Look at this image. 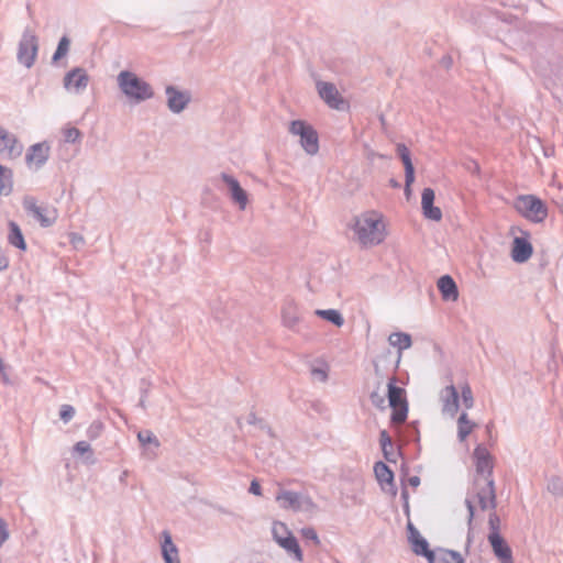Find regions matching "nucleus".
Returning a JSON list of instances; mask_svg holds the SVG:
<instances>
[{"label":"nucleus","instance_id":"nucleus-1","mask_svg":"<svg viewBox=\"0 0 563 563\" xmlns=\"http://www.w3.org/2000/svg\"><path fill=\"white\" fill-rule=\"evenodd\" d=\"M120 91L132 102L141 103L154 97L152 86L130 70H122L117 76Z\"/></svg>","mask_w":563,"mask_h":563},{"label":"nucleus","instance_id":"nucleus-2","mask_svg":"<svg viewBox=\"0 0 563 563\" xmlns=\"http://www.w3.org/2000/svg\"><path fill=\"white\" fill-rule=\"evenodd\" d=\"M358 242L364 245H377L384 240V225L377 218L369 216H362L355 218V222L352 227Z\"/></svg>","mask_w":563,"mask_h":563},{"label":"nucleus","instance_id":"nucleus-3","mask_svg":"<svg viewBox=\"0 0 563 563\" xmlns=\"http://www.w3.org/2000/svg\"><path fill=\"white\" fill-rule=\"evenodd\" d=\"M515 209L533 223H542L548 217L547 205L534 195H520L516 198Z\"/></svg>","mask_w":563,"mask_h":563},{"label":"nucleus","instance_id":"nucleus-4","mask_svg":"<svg viewBox=\"0 0 563 563\" xmlns=\"http://www.w3.org/2000/svg\"><path fill=\"white\" fill-rule=\"evenodd\" d=\"M387 397L391 408L390 422L395 426L405 422L408 416L406 390L396 386L395 377H391L387 384Z\"/></svg>","mask_w":563,"mask_h":563},{"label":"nucleus","instance_id":"nucleus-5","mask_svg":"<svg viewBox=\"0 0 563 563\" xmlns=\"http://www.w3.org/2000/svg\"><path fill=\"white\" fill-rule=\"evenodd\" d=\"M272 534L273 539L280 548L286 550L288 553L294 554L297 561H302V551L299 547L298 540L284 522L274 521Z\"/></svg>","mask_w":563,"mask_h":563},{"label":"nucleus","instance_id":"nucleus-6","mask_svg":"<svg viewBox=\"0 0 563 563\" xmlns=\"http://www.w3.org/2000/svg\"><path fill=\"white\" fill-rule=\"evenodd\" d=\"M22 205L25 212L40 222L42 228H49L57 220V210L55 208L37 206V200L33 196H25Z\"/></svg>","mask_w":563,"mask_h":563},{"label":"nucleus","instance_id":"nucleus-7","mask_svg":"<svg viewBox=\"0 0 563 563\" xmlns=\"http://www.w3.org/2000/svg\"><path fill=\"white\" fill-rule=\"evenodd\" d=\"M38 51V42L36 35L26 27L22 34V38L18 48V60L26 68L34 65Z\"/></svg>","mask_w":563,"mask_h":563},{"label":"nucleus","instance_id":"nucleus-8","mask_svg":"<svg viewBox=\"0 0 563 563\" xmlns=\"http://www.w3.org/2000/svg\"><path fill=\"white\" fill-rule=\"evenodd\" d=\"M473 456L476 466L474 483L476 486H479L481 481L487 483L489 479H493V457L489 451L483 445H477L474 449Z\"/></svg>","mask_w":563,"mask_h":563},{"label":"nucleus","instance_id":"nucleus-9","mask_svg":"<svg viewBox=\"0 0 563 563\" xmlns=\"http://www.w3.org/2000/svg\"><path fill=\"white\" fill-rule=\"evenodd\" d=\"M276 501L283 509H291L294 511L308 510L314 507L310 497L292 490L279 489L276 495Z\"/></svg>","mask_w":563,"mask_h":563},{"label":"nucleus","instance_id":"nucleus-10","mask_svg":"<svg viewBox=\"0 0 563 563\" xmlns=\"http://www.w3.org/2000/svg\"><path fill=\"white\" fill-rule=\"evenodd\" d=\"M317 90L320 98L332 109L344 110L347 107L344 98L339 93L335 85L328 81H317Z\"/></svg>","mask_w":563,"mask_h":563},{"label":"nucleus","instance_id":"nucleus-11","mask_svg":"<svg viewBox=\"0 0 563 563\" xmlns=\"http://www.w3.org/2000/svg\"><path fill=\"white\" fill-rule=\"evenodd\" d=\"M63 84L66 90H73L76 93H80L88 87L89 75L85 68L75 67L66 73L63 79Z\"/></svg>","mask_w":563,"mask_h":563},{"label":"nucleus","instance_id":"nucleus-12","mask_svg":"<svg viewBox=\"0 0 563 563\" xmlns=\"http://www.w3.org/2000/svg\"><path fill=\"white\" fill-rule=\"evenodd\" d=\"M165 93L167 97V107L173 113H180L191 101L189 91H181L173 85L165 88Z\"/></svg>","mask_w":563,"mask_h":563},{"label":"nucleus","instance_id":"nucleus-13","mask_svg":"<svg viewBox=\"0 0 563 563\" xmlns=\"http://www.w3.org/2000/svg\"><path fill=\"white\" fill-rule=\"evenodd\" d=\"M220 177L228 186L231 199L239 205L241 210H244L247 205L249 197L247 192L241 187L239 180L227 173H221Z\"/></svg>","mask_w":563,"mask_h":563},{"label":"nucleus","instance_id":"nucleus-14","mask_svg":"<svg viewBox=\"0 0 563 563\" xmlns=\"http://www.w3.org/2000/svg\"><path fill=\"white\" fill-rule=\"evenodd\" d=\"M396 152L401 159L405 168V194L408 196L411 192V185L415 181V166L411 161L409 148L404 143H398Z\"/></svg>","mask_w":563,"mask_h":563},{"label":"nucleus","instance_id":"nucleus-15","mask_svg":"<svg viewBox=\"0 0 563 563\" xmlns=\"http://www.w3.org/2000/svg\"><path fill=\"white\" fill-rule=\"evenodd\" d=\"M487 540L500 563H514L512 550L501 534H488Z\"/></svg>","mask_w":563,"mask_h":563},{"label":"nucleus","instance_id":"nucleus-16","mask_svg":"<svg viewBox=\"0 0 563 563\" xmlns=\"http://www.w3.org/2000/svg\"><path fill=\"white\" fill-rule=\"evenodd\" d=\"M374 473L376 476V479L378 481L382 489L385 493L390 494L391 496H396L397 494V487L394 483V473L389 468L387 464H385L382 461H378L374 465Z\"/></svg>","mask_w":563,"mask_h":563},{"label":"nucleus","instance_id":"nucleus-17","mask_svg":"<svg viewBox=\"0 0 563 563\" xmlns=\"http://www.w3.org/2000/svg\"><path fill=\"white\" fill-rule=\"evenodd\" d=\"M407 530L408 540L411 543L413 553L428 560L433 553V550L429 548L428 541L420 534L418 529L410 521L407 525Z\"/></svg>","mask_w":563,"mask_h":563},{"label":"nucleus","instance_id":"nucleus-18","mask_svg":"<svg viewBox=\"0 0 563 563\" xmlns=\"http://www.w3.org/2000/svg\"><path fill=\"white\" fill-rule=\"evenodd\" d=\"M22 150L23 147L15 135L0 126V154H4L9 158H15L21 155Z\"/></svg>","mask_w":563,"mask_h":563},{"label":"nucleus","instance_id":"nucleus-19","mask_svg":"<svg viewBox=\"0 0 563 563\" xmlns=\"http://www.w3.org/2000/svg\"><path fill=\"white\" fill-rule=\"evenodd\" d=\"M435 194L432 188H424L421 194V208L423 216L427 219L433 221H440L442 219V211L439 207H435L434 203Z\"/></svg>","mask_w":563,"mask_h":563},{"label":"nucleus","instance_id":"nucleus-20","mask_svg":"<svg viewBox=\"0 0 563 563\" xmlns=\"http://www.w3.org/2000/svg\"><path fill=\"white\" fill-rule=\"evenodd\" d=\"M533 247L527 238L516 236L512 241L511 258L515 263H526L532 255Z\"/></svg>","mask_w":563,"mask_h":563},{"label":"nucleus","instance_id":"nucleus-21","mask_svg":"<svg viewBox=\"0 0 563 563\" xmlns=\"http://www.w3.org/2000/svg\"><path fill=\"white\" fill-rule=\"evenodd\" d=\"M49 157V146L46 142L36 143L30 146L25 155L27 164L35 163L36 167H42Z\"/></svg>","mask_w":563,"mask_h":563},{"label":"nucleus","instance_id":"nucleus-22","mask_svg":"<svg viewBox=\"0 0 563 563\" xmlns=\"http://www.w3.org/2000/svg\"><path fill=\"white\" fill-rule=\"evenodd\" d=\"M485 485L478 488L476 496L478 499V504L482 510H486L488 508H496V493H495V482L494 479H489Z\"/></svg>","mask_w":563,"mask_h":563},{"label":"nucleus","instance_id":"nucleus-23","mask_svg":"<svg viewBox=\"0 0 563 563\" xmlns=\"http://www.w3.org/2000/svg\"><path fill=\"white\" fill-rule=\"evenodd\" d=\"M437 285L444 301H456L459 299V288L452 276H441Z\"/></svg>","mask_w":563,"mask_h":563},{"label":"nucleus","instance_id":"nucleus-24","mask_svg":"<svg viewBox=\"0 0 563 563\" xmlns=\"http://www.w3.org/2000/svg\"><path fill=\"white\" fill-rule=\"evenodd\" d=\"M443 412L454 416L459 411V393L454 385H449L441 391Z\"/></svg>","mask_w":563,"mask_h":563},{"label":"nucleus","instance_id":"nucleus-25","mask_svg":"<svg viewBox=\"0 0 563 563\" xmlns=\"http://www.w3.org/2000/svg\"><path fill=\"white\" fill-rule=\"evenodd\" d=\"M388 342L391 346L397 347L398 350V355L394 366V371H396L400 363L402 351L410 349L412 345L411 335L406 332H393L388 336Z\"/></svg>","mask_w":563,"mask_h":563},{"label":"nucleus","instance_id":"nucleus-26","mask_svg":"<svg viewBox=\"0 0 563 563\" xmlns=\"http://www.w3.org/2000/svg\"><path fill=\"white\" fill-rule=\"evenodd\" d=\"M429 563H464L462 555L453 550L438 548L428 559Z\"/></svg>","mask_w":563,"mask_h":563},{"label":"nucleus","instance_id":"nucleus-27","mask_svg":"<svg viewBox=\"0 0 563 563\" xmlns=\"http://www.w3.org/2000/svg\"><path fill=\"white\" fill-rule=\"evenodd\" d=\"M162 555L165 563H180L178 559V549L174 544L168 531H163Z\"/></svg>","mask_w":563,"mask_h":563},{"label":"nucleus","instance_id":"nucleus-28","mask_svg":"<svg viewBox=\"0 0 563 563\" xmlns=\"http://www.w3.org/2000/svg\"><path fill=\"white\" fill-rule=\"evenodd\" d=\"M300 146L308 155H316L319 152V136L314 128H311L299 141Z\"/></svg>","mask_w":563,"mask_h":563},{"label":"nucleus","instance_id":"nucleus-29","mask_svg":"<svg viewBox=\"0 0 563 563\" xmlns=\"http://www.w3.org/2000/svg\"><path fill=\"white\" fill-rule=\"evenodd\" d=\"M8 241L11 245L15 246L21 251L26 250V243L23 236V233L18 223L14 221L9 222V235Z\"/></svg>","mask_w":563,"mask_h":563},{"label":"nucleus","instance_id":"nucleus-30","mask_svg":"<svg viewBox=\"0 0 563 563\" xmlns=\"http://www.w3.org/2000/svg\"><path fill=\"white\" fill-rule=\"evenodd\" d=\"M282 319L285 327L294 329L299 320L296 306L292 303L286 305L282 310Z\"/></svg>","mask_w":563,"mask_h":563},{"label":"nucleus","instance_id":"nucleus-31","mask_svg":"<svg viewBox=\"0 0 563 563\" xmlns=\"http://www.w3.org/2000/svg\"><path fill=\"white\" fill-rule=\"evenodd\" d=\"M476 424L468 419L466 412H462L457 419V437L460 441H464L473 431Z\"/></svg>","mask_w":563,"mask_h":563},{"label":"nucleus","instance_id":"nucleus-32","mask_svg":"<svg viewBox=\"0 0 563 563\" xmlns=\"http://www.w3.org/2000/svg\"><path fill=\"white\" fill-rule=\"evenodd\" d=\"M316 314L336 327H342L344 323V318L342 317L341 312L335 309H319L316 310Z\"/></svg>","mask_w":563,"mask_h":563},{"label":"nucleus","instance_id":"nucleus-33","mask_svg":"<svg viewBox=\"0 0 563 563\" xmlns=\"http://www.w3.org/2000/svg\"><path fill=\"white\" fill-rule=\"evenodd\" d=\"M12 191V172L0 165V195L8 196Z\"/></svg>","mask_w":563,"mask_h":563},{"label":"nucleus","instance_id":"nucleus-34","mask_svg":"<svg viewBox=\"0 0 563 563\" xmlns=\"http://www.w3.org/2000/svg\"><path fill=\"white\" fill-rule=\"evenodd\" d=\"M69 47H70V40L68 36L64 35L59 38L58 41V44H57V47H56V51L55 53L53 54V57H52V63L55 64L57 63L59 59H62L63 57H65L69 51Z\"/></svg>","mask_w":563,"mask_h":563},{"label":"nucleus","instance_id":"nucleus-35","mask_svg":"<svg viewBox=\"0 0 563 563\" xmlns=\"http://www.w3.org/2000/svg\"><path fill=\"white\" fill-rule=\"evenodd\" d=\"M311 128L313 126L303 120H294L290 122L288 131L301 139Z\"/></svg>","mask_w":563,"mask_h":563},{"label":"nucleus","instance_id":"nucleus-36","mask_svg":"<svg viewBox=\"0 0 563 563\" xmlns=\"http://www.w3.org/2000/svg\"><path fill=\"white\" fill-rule=\"evenodd\" d=\"M311 128L313 126L303 120H294L290 122L288 131L301 139Z\"/></svg>","mask_w":563,"mask_h":563},{"label":"nucleus","instance_id":"nucleus-37","mask_svg":"<svg viewBox=\"0 0 563 563\" xmlns=\"http://www.w3.org/2000/svg\"><path fill=\"white\" fill-rule=\"evenodd\" d=\"M137 439L142 445L153 444L155 448L159 446L158 439L150 430H143L137 433Z\"/></svg>","mask_w":563,"mask_h":563},{"label":"nucleus","instance_id":"nucleus-38","mask_svg":"<svg viewBox=\"0 0 563 563\" xmlns=\"http://www.w3.org/2000/svg\"><path fill=\"white\" fill-rule=\"evenodd\" d=\"M461 397H462L463 405L465 406L466 409L473 408V406H474V397H473V391H472V389H471L468 384H465L462 387V389H461Z\"/></svg>","mask_w":563,"mask_h":563},{"label":"nucleus","instance_id":"nucleus-39","mask_svg":"<svg viewBox=\"0 0 563 563\" xmlns=\"http://www.w3.org/2000/svg\"><path fill=\"white\" fill-rule=\"evenodd\" d=\"M380 384L382 382H378L377 388L371 393L369 399L376 408L385 409V397L379 393Z\"/></svg>","mask_w":563,"mask_h":563},{"label":"nucleus","instance_id":"nucleus-40","mask_svg":"<svg viewBox=\"0 0 563 563\" xmlns=\"http://www.w3.org/2000/svg\"><path fill=\"white\" fill-rule=\"evenodd\" d=\"M81 136L82 134L77 128L70 126L64 130V140L67 143H76Z\"/></svg>","mask_w":563,"mask_h":563},{"label":"nucleus","instance_id":"nucleus-41","mask_svg":"<svg viewBox=\"0 0 563 563\" xmlns=\"http://www.w3.org/2000/svg\"><path fill=\"white\" fill-rule=\"evenodd\" d=\"M75 416V408L71 405H62L59 409V418L64 423H68Z\"/></svg>","mask_w":563,"mask_h":563},{"label":"nucleus","instance_id":"nucleus-42","mask_svg":"<svg viewBox=\"0 0 563 563\" xmlns=\"http://www.w3.org/2000/svg\"><path fill=\"white\" fill-rule=\"evenodd\" d=\"M311 376L319 380V382H327L328 379V366L327 365H322V366H313L311 367Z\"/></svg>","mask_w":563,"mask_h":563},{"label":"nucleus","instance_id":"nucleus-43","mask_svg":"<svg viewBox=\"0 0 563 563\" xmlns=\"http://www.w3.org/2000/svg\"><path fill=\"white\" fill-rule=\"evenodd\" d=\"M379 444L384 455H387L386 448L393 450V440L386 430L379 432Z\"/></svg>","mask_w":563,"mask_h":563},{"label":"nucleus","instance_id":"nucleus-44","mask_svg":"<svg viewBox=\"0 0 563 563\" xmlns=\"http://www.w3.org/2000/svg\"><path fill=\"white\" fill-rule=\"evenodd\" d=\"M488 526H489V533L488 534H500L499 528H500V519L496 512H492L488 518Z\"/></svg>","mask_w":563,"mask_h":563},{"label":"nucleus","instance_id":"nucleus-45","mask_svg":"<svg viewBox=\"0 0 563 563\" xmlns=\"http://www.w3.org/2000/svg\"><path fill=\"white\" fill-rule=\"evenodd\" d=\"M301 536L303 539L308 540V541H312L314 544H319L320 543V540H319V537L317 534V531L311 528V527H307V528H303L301 529Z\"/></svg>","mask_w":563,"mask_h":563},{"label":"nucleus","instance_id":"nucleus-46","mask_svg":"<svg viewBox=\"0 0 563 563\" xmlns=\"http://www.w3.org/2000/svg\"><path fill=\"white\" fill-rule=\"evenodd\" d=\"M102 423L100 421H95L87 430V434L89 439H96L100 435L102 430Z\"/></svg>","mask_w":563,"mask_h":563},{"label":"nucleus","instance_id":"nucleus-47","mask_svg":"<svg viewBox=\"0 0 563 563\" xmlns=\"http://www.w3.org/2000/svg\"><path fill=\"white\" fill-rule=\"evenodd\" d=\"M408 441H419V429L416 421L408 424Z\"/></svg>","mask_w":563,"mask_h":563},{"label":"nucleus","instance_id":"nucleus-48","mask_svg":"<svg viewBox=\"0 0 563 563\" xmlns=\"http://www.w3.org/2000/svg\"><path fill=\"white\" fill-rule=\"evenodd\" d=\"M74 450L75 452L79 453L80 455L85 454V453H90L92 454V450H91V446L88 442L86 441H79L75 444L74 446Z\"/></svg>","mask_w":563,"mask_h":563},{"label":"nucleus","instance_id":"nucleus-49","mask_svg":"<svg viewBox=\"0 0 563 563\" xmlns=\"http://www.w3.org/2000/svg\"><path fill=\"white\" fill-rule=\"evenodd\" d=\"M9 539L7 522L0 517V547Z\"/></svg>","mask_w":563,"mask_h":563},{"label":"nucleus","instance_id":"nucleus-50","mask_svg":"<svg viewBox=\"0 0 563 563\" xmlns=\"http://www.w3.org/2000/svg\"><path fill=\"white\" fill-rule=\"evenodd\" d=\"M549 489L555 495L563 494V486L560 479H553L551 484H549Z\"/></svg>","mask_w":563,"mask_h":563},{"label":"nucleus","instance_id":"nucleus-51","mask_svg":"<svg viewBox=\"0 0 563 563\" xmlns=\"http://www.w3.org/2000/svg\"><path fill=\"white\" fill-rule=\"evenodd\" d=\"M465 506H466L467 511H468L467 523H468V529L471 530L473 518H474V514H475V507H474L472 500H470V499H465Z\"/></svg>","mask_w":563,"mask_h":563},{"label":"nucleus","instance_id":"nucleus-52","mask_svg":"<svg viewBox=\"0 0 563 563\" xmlns=\"http://www.w3.org/2000/svg\"><path fill=\"white\" fill-rule=\"evenodd\" d=\"M249 492L255 496H260L262 494V488H261V485L260 483L256 481V479H253L251 482V485H250V488H249Z\"/></svg>","mask_w":563,"mask_h":563},{"label":"nucleus","instance_id":"nucleus-53","mask_svg":"<svg viewBox=\"0 0 563 563\" xmlns=\"http://www.w3.org/2000/svg\"><path fill=\"white\" fill-rule=\"evenodd\" d=\"M465 168L473 174H478L481 169L478 163L472 159L465 164Z\"/></svg>","mask_w":563,"mask_h":563},{"label":"nucleus","instance_id":"nucleus-54","mask_svg":"<svg viewBox=\"0 0 563 563\" xmlns=\"http://www.w3.org/2000/svg\"><path fill=\"white\" fill-rule=\"evenodd\" d=\"M0 378L1 380L4 383V384H10V379H9V376L8 374L5 373V365L2 361V358L0 357Z\"/></svg>","mask_w":563,"mask_h":563},{"label":"nucleus","instance_id":"nucleus-55","mask_svg":"<svg viewBox=\"0 0 563 563\" xmlns=\"http://www.w3.org/2000/svg\"><path fill=\"white\" fill-rule=\"evenodd\" d=\"M9 266V258L7 254L0 250V272L7 269Z\"/></svg>","mask_w":563,"mask_h":563},{"label":"nucleus","instance_id":"nucleus-56","mask_svg":"<svg viewBox=\"0 0 563 563\" xmlns=\"http://www.w3.org/2000/svg\"><path fill=\"white\" fill-rule=\"evenodd\" d=\"M247 422H249L250 424H257V423H258V424H261V427H262V428L264 427V426H263V423H264V422H263V420H262V419H258L254 412H251V413L247 416Z\"/></svg>","mask_w":563,"mask_h":563},{"label":"nucleus","instance_id":"nucleus-57","mask_svg":"<svg viewBox=\"0 0 563 563\" xmlns=\"http://www.w3.org/2000/svg\"><path fill=\"white\" fill-rule=\"evenodd\" d=\"M373 365H374V372H375V375H376L377 377H379L380 379H383V377H384V372H383V369H382V367H380V365H379V361L374 360V361H373Z\"/></svg>","mask_w":563,"mask_h":563},{"label":"nucleus","instance_id":"nucleus-58","mask_svg":"<svg viewBox=\"0 0 563 563\" xmlns=\"http://www.w3.org/2000/svg\"><path fill=\"white\" fill-rule=\"evenodd\" d=\"M391 351L389 349H386L379 356H378V360L379 362H387L391 358Z\"/></svg>","mask_w":563,"mask_h":563},{"label":"nucleus","instance_id":"nucleus-59","mask_svg":"<svg viewBox=\"0 0 563 563\" xmlns=\"http://www.w3.org/2000/svg\"><path fill=\"white\" fill-rule=\"evenodd\" d=\"M386 453H387V455H384V457L388 462H396V453L394 452V449L390 450L389 448H386Z\"/></svg>","mask_w":563,"mask_h":563},{"label":"nucleus","instance_id":"nucleus-60","mask_svg":"<svg viewBox=\"0 0 563 563\" xmlns=\"http://www.w3.org/2000/svg\"><path fill=\"white\" fill-rule=\"evenodd\" d=\"M408 484L412 487H418L420 485V477L415 475V476H410L408 478Z\"/></svg>","mask_w":563,"mask_h":563},{"label":"nucleus","instance_id":"nucleus-61","mask_svg":"<svg viewBox=\"0 0 563 563\" xmlns=\"http://www.w3.org/2000/svg\"><path fill=\"white\" fill-rule=\"evenodd\" d=\"M147 390H148V384L145 379H142L141 380V394H142L141 397L146 398Z\"/></svg>","mask_w":563,"mask_h":563},{"label":"nucleus","instance_id":"nucleus-62","mask_svg":"<svg viewBox=\"0 0 563 563\" xmlns=\"http://www.w3.org/2000/svg\"><path fill=\"white\" fill-rule=\"evenodd\" d=\"M441 64L445 67V68H450L451 65H452V58L451 56H444L442 57L441 59Z\"/></svg>","mask_w":563,"mask_h":563},{"label":"nucleus","instance_id":"nucleus-63","mask_svg":"<svg viewBox=\"0 0 563 563\" xmlns=\"http://www.w3.org/2000/svg\"><path fill=\"white\" fill-rule=\"evenodd\" d=\"M401 499H402L404 504L409 503V493H408L406 486H404L401 489Z\"/></svg>","mask_w":563,"mask_h":563},{"label":"nucleus","instance_id":"nucleus-64","mask_svg":"<svg viewBox=\"0 0 563 563\" xmlns=\"http://www.w3.org/2000/svg\"><path fill=\"white\" fill-rule=\"evenodd\" d=\"M375 157L384 158L385 156L383 154H378L374 151H369L367 154V158L373 161Z\"/></svg>","mask_w":563,"mask_h":563}]
</instances>
